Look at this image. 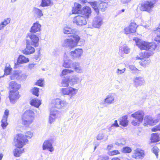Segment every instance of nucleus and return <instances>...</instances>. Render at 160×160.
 Masks as SVG:
<instances>
[{
	"label": "nucleus",
	"mask_w": 160,
	"mask_h": 160,
	"mask_svg": "<svg viewBox=\"0 0 160 160\" xmlns=\"http://www.w3.org/2000/svg\"><path fill=\"white\" fill-rule=\"evenodd\" d=\"M155 1H147L142 3L139 5V8L142 11H145L150 12L152 11V9L154 7Z\"/></svg>",
	"instance_id": "6"
},
{
	"label": "nucleus",
	"mask_w": 160,
	"mask_h": 160,
	"mask_svg": "<svg viewBox=\"0 0 160 160\" xmlns=\"http://www.w3.org/2000/svg\"><path fill=\"white\" fill-rule=\"evenodd\" d=\"M159 135L158 133H153L152 135L151 141L152 142H156L159 141Z\"/></svg>",
	"instance_id": "35"
},
{
	"label": "nucleus",
	"mask_w": 160,
	"mask_h": 160,
	"mask_svg": "<svg viewBox=\"0 0 160 160\" xmlns=\"http://www.w3.org/2000/svg\"><path fill=\"white\" fill-rule=\"evenodd\" d=\"M69 76H67L64 77V78L62 79L61 84L63 87H68L69 85Z\"/></svg>",
	"instance_id": "34"
},
{
	"label": "nucleus",
	"mask_w": 160,
	"mask_h": 160,
	"mask_svg": "<svg viewBox=\"0 0 160 160\" xmlns=\"http://www.w3.org/2000/svg\"><path fill=\"white\" fill-rule=\"evenodd\" d=\"M16 141V146L17 148L14 150L13 153L15 156L18 157L20 156V154L23 152L24 149H22V148L25 144V143L28 141V140L26 139L23 135L18 134L17 135Z\"/></svg>",
	"instance_id": "3"
},
{
	"label": "nucleus",
	"mask_w": 160,
	"mask_h": 160,
	"mask_svg": "<svg viewBox=\"0 0 160 160\" xmlns=\"http://www.w3.org/2000/svg\"><path fill=\"white\" fill-rule=\"evenodd\" d=\"M139 122L138 120H133L132 122V124L134 126H136L139 123V122Z\"/></svg>",
	"instance_id": "55"
},
{
	"label": "nucleus",
	"mask_w": 160,
	"mask_h": 160,
	"mask_svg": "<svg viewBox=\"0 0 160 160\" xmlns=\"http://www.w3.org/2000/svg\"><path fill=\"white\" fill-rule=\"evenodd\" d=\"M115 94H111L108 95L103 101L104 104H111L114 102L115 99Z\"/></svg>",
	"instance_id": "22"
},
{
	"label": "nucleus",
	"mask_w": 160,
	"mask_h": 160,
	"mask_svg": "<svg viewBox=\"0 0 160 160\" xmlns=\"http://www.w3.org/2000/svg\"><path fill=\"white\" fill-rule=\"evenodd\" d=\"M39 38L36 36L32 35L31 33H28L26 37L27 47L26 48L22 51L23 53L26 54H30L33 53L35 51V48L31 45L35 47L38 45Z\"/></svg>",
	"instance_id": "1"
},
{
	"label": "nucleus",
	"mask_w": 160,
	"mask_h": 160,
	"mask_svg": "<svg viewBox=\"0 0 160 160\" xmlns=\"http://www.w3.org/2000/svg\"><path fill=\"white\" fill-rule=\"evenodd\" d=\"M137 27L138 26L135 23L133 22L131 23L128 27L124 28L125 33L128 34L135 32Z\"/></svg>",
	"instance_id": "10"
},
{
	"label": "nucleus",
	"mask_w": 160,
	"mask_h": 160,
	"mask_svg": "<svg viewBox=\"0 0 160 160\" xmlns=\"http://www.w3.org/2000/svg\"><path fill=\"white\" fill-rule=\"evenodd\" d=\"M133 40L135 41L136 45L141 50H145L152 51L157 47V45L154 43H149L142 41L138 38H135L133 39Z\"/></svg>",
	"instance_id": "4"
},
{
	"label": "nucleus",
	"mask_w": 160,
	"mask_h": 160,
	"mask_svg": "<svg viewBox=\"0 0 160 160\" xmlns=\"http://www.w3.org/2000/svg\"><path fill=\"white\" fill-rule=\"evenodd\" d=\"M122 151L125 153H129L131 152L132 149L128 147H124L122 148Z\"/></svg>",
	"instance_id": "39"
},
{
	"label": "nucleus",
	"mask_w": 160,
	"mask_h": 160,
	"mask_svg": "<svg viewBox=\"0 0 160 160\" xmlns=\"http://www.w3.org/2000/svg\"><path fill=\"white\" fill-rule=\"evenodd\" d=\"M144 120L145 123L150 125H153L159 121L158 119L154 120L150 116L145 117Z\"/></svg>",
	"instance_id": "24"
},
{
	"label": "nucleus",
	"mask_w": 160,
	"mask_h": 160,
	"mask_svg": "<svg viewBox=\"0 0 160 160\" xmlns=\"http://www.w3.org/2000/svg\"><path fill=\"white\" fill-rule=\"evenodd\" d=\"M77 30L75 29H72L68 27H65L63 29V32L66 34H72V35H75Z\"/></svg>",
	"instance_id": "29"
},
{
	"label": "nucleus",
	"mask_w": 160,
	"mask_h": 160,
	"mask_svg": "<svg viewBox=\"0 0 160 160\" xmlns=\"http://www.w3.org/2000/svg\"><path fill=\"white\" fill-rule=\"evenodd\" d=\"M127 116H123L118 119L120 124L124 127H126L128 125V121Z\"/></svg>",
	"instance_id": "30"
},
{
	"label": "nucleus",
	"mask_w": 160,
	"mask_h": 160,
	"mask_svg": "<svg viewBox=\"0 0 160 160\" xmlns=\"http://www.w3.org/2000/svg\"><path fill=\"white\" fill-rule=\"evenodd\" d=\"M43 80L40 79L36 82V85L40 86H42L43 85Z\"/></svg>",
	"instance_id": "54"
},
{
	"label": "nucleus",
	"mask_w": 160,
	"mask_h": 160,
	"mask_svg": "<svg viewBox=\"0 0 160 160\" xmlns=\"http://www.w3.org/2000/svg\"><path fill=\"white\" fill-rule=\"evenodd\" d=\"M144 156V152L142 150L137 149L133 151L132 155L133 158L136 159H140Z\"/></svg>",
	"instance_id": "16"
},
{
	"label": "nucleus",
	"mask_w": 160,
	"mask_h": 160,
	"mask_svg": "<svg viewBox=\"0 0 160 160\" xmlns=\"http://www.w3.org/2000/svg\"><path fill=\"white\" fill-rule=\"evenodd\" d=\"M152 130L153 132H156L157 131H160V123L159 125L156 126L153 128L152 129Z\"/></svg>",
	"instance_id": "52"
},
{
	"label": "nucleus",
	"mask_w": 160,
	"mask_h": 160,
	"mask_svg": "<svg viewBox=\"0 0 160 160\" xmlns=\"http://www.w3.org/2000/svg\"><path fill=\"white\" fill-rule=\"evenodd\" d=\"M122 48L123 50L125 53L128 54L130 52V49L128 47L124 46Z\"/></svg>",
	"instance_id": "50"
},
{
	"label": "nucleus",
	"mask_w": 160,
	"mask_h": 160,
	"mask_svg": "<svg viewBox=\"0 0 160 160\" xmlns=\"http://www.w3.org/2000/svg\"><path fill=\"white\" fill-rule=\"evenodd\" d=\"M83 52V50L82 49L78 48L71 51L70 53L71 56L73 59H76L80 58Z\"/></svg>",
	"instance_id": "11"
},
{
	"label": "nucleus",
	"mask_w": 160,
	"mask_h": 160,
	"mask_svg": "<svg viewBox=\"0 0 160 160\" xmlns=\"http://www.w3.org/2000/svg\"><path fill=\"white\" fill-rule=\"evenodd\" d=\"M4 27L5 26H4L3 24L1 22L0 24V30L3 29Z\"/></svg>",
	"instance_id": "64"
},
{
	"label": "nucleus",
	"mask_w": 160,
	"mask_h": 160,
	"mask_svg": "<svg viewBox=\"0 0 160 160\" xmlns=\"http://www.w3.org/2000/svg\"><path fill=\"white\" fill-rule=\"evenodd\" d=\"M135 87L143 85L145 83V81L143 77L139 76L136 77L133 80Z\"/></svg>",
	"instance_id": "21"
},
{
	"label": "nucleus",
	"mask_w": 160,
	"mask_h": 160,
	"mask_svg": "<svg viewBox=\"0 0 160 160\" xmlns=\"http://www.w3.org/2000/svg\"><path fill=\"white\" fill-rule=\"evenodd\" d=\"M74 62L70 59L69 58H65L62 64V66L66 68H72Z\"/></svg>",
	"instance_id": "25"
},
{
	"label": "nucleus",
	"mask_w": 160,
	"mask_h": 160,
	"mask_svg": "<svg viewBox=\"0 0 160 160\" xmlns=\"http://www.w3.org/2000/svg\"><path fill=\"white\" fill-rule=\"evenodd\" d=\"M126 70V68H124L123 69H119L118 68L117 71L116 72V73L118 75H119L123 73Z\"/></svg>",
	"instance_id": "53"
},
{
	"label": "nucleus",
	"mask_w": 160,
	"mask_h": 160,
	"mask_svg": "<svg viewBox=\"0 0 160 160\" xmlns=\"http://www.w3.org/2000/svg\"><path fill=\"white\" fill-rule=\"evenodd\" d=\"M156 31L157 32V37L158 38H160V39H158V38H156V41L160 42V24Z\"/></svg>",
	"instance_id": "40"
},
{
	"label": "nucleus",
	"mask_w": 160,
	"mask_h": 160,
	"mask_svg": "<svg viewBox=\"0 0 160 160\" xmlns=\"http://www.w3.org/2000/svg\"><path fill=\"white\" fill-rule=\"evenodd\" d=\"M19 97L18 91H10L9 98L12 103H14L15 101L19 98Z\"/></svg>",
	"instance_id": "14"
},
{
	"label": "nucleus",
	"mask_w": 160,
	"mask_h": 160,
	"mask_svg": "<svg viewBox=\"0 0 160 160\" xmlns=\"http://www.w3.org/2000/svg\"><path fill=\"white\" fill-rule=\"evenodd\" d=\"M34 16L36 18H40L43 15L42 11L36 7H34L33 10Z\"/></svg>",
	"instance_id": "26"
},
{
	"label": "nucleus",
	"mask_w": 160,
	"mask_h": 160,
	"mask_svg": "<svg viewBox=\"0 0 160 160\" xmlns=\"http://www.w3.org/2000/svg\"><path fill=\"white\" fill-rule=\"evenodd\" d=\"M34 113L31 110H26L22 115V123L26 126L31 124L34 119Z\"/></svg>",
	"instance_id": "5"
},
{
	"label": "nucleus",
	"mask_w": 160,
	"mask_h": 160,
	"mask_svg": "<svg viewBox=\"0 0 160 160\" xmlns=\"http://www.w3.org/2000/svg\"><path fill=\"white\" fill-rule=\"evenodd\" d=\"M108 157L106 155H102L99 156L98 160H108Z\"/></svg>",
	"instance_id": "48"
},
{
	"label": "nucleus",
	"mask_w": 160,
	"mask_h": 160,
	"mask_svg": "<svg viewBox=\"0 0 160 160\" xmlns=\"http://www.w3.org/2000/svg\"><path fill=\"white\" fill-rule=\"evenodd\" d=\"M113 147V145L112 144H110L108 146H107V149L108 150H110Z\"/></svg>",
	"instance_id": "63"
},
{
	"label": "nucleus",
	"mask_w": 160,
	"mask_h": 160,
	"mask_svg": "<svg viewBox=\"0 0 160 160\" xmlns=\"http://www.w3.org/2000/svg\"><path fill=\"white\" fill-rule=\"evenodd\" d=\"M52 103L55 108L58 109H64L68 104V103L66 101L59 98L52 100Z\"/></svg>",
	"instance_id": "7"
},
{
	"label": "nucleus",
	"mask_w": 160,
	"mask_h": 160,
	"mask_svg": "<svg viewBox=\"0 0 160 160\" xmlns=\"http://www.w3.org/2000/svg\"><path fill=\"white\" fill-rule=\"evenodd\" d=\"M12 69V68H10L6 67L4 70V74L6 75L9 74Z\"/></svg>",
	"instance_id": "46"
},
{
	"label": "nucleus",
	"mask_w": 160,
	"mask_h": 160,
	"mask_svg": "<svg viewBox=\"0 0 160 160\" xmlns=\"http://www.w3.org/2000/svg\"><path fill=\"white\" fill-rule=\"evenodd\" d=\"M112 126L115 127H118L119 126L117 120H116L115 121L114 123H113L112 125Z\"/></svg>",
	"instance_id": "58"
},
{
	"label": "nucleus",
	"mask_w": 160,
	"mask_h": 160,
	"mask_svg": "<svg viewBox=\"0 0 160 160\" xmlns=\"http://www.w3.org/2000/svg\"><path fill=\"white\" fill-rule=\"evenodd\" d=\"M32 93L34 95L38 97L39 95V88L37 87H34L31 90Z\"/></svg>",
	"instance_id": "37"
},
{
	"label": "nucleus",
	"mask_w": 160,
	"mask_h": 160,
	"mask_svg": "<svg viewBox=\"0 0 160 160\" xmlns=\"http://www.w3.org/2000/svg\"><path fill=\"white\" fill-rule=\"evenodd\" d=\"M20 80H23L24 79H26V76L24 74L20 72Z\"/></svg>",
	"instance_id": "56"
},
{
	"label": "nucleus",
	"mask_w": 160,
	"mask_h": 160,
	"mask_svg": "<svg viewBox=\"0 0 160 160\" xmlns=\"http://www.w3.org/2000/svg\"><path fill=\"white\" fill-rule=\"evenodd\" d=\"M15 72H14L10 76V78L11 79H16V77H15Z\"/></svg>",
	"instance_id": "61"
},
{
	"label": "nucleus",
	"mask_w": 160,
	"mask_h": 160,
	"mask_svg": "<svg viewBox=\"0 0 160 160\" xmlns=\"http://www.w3.org/2000/svg\"><path fill=\"white\" fill-rule=\"evenodd\" d=\"M35 65V64L33 63L30 64L29 65L28 67L29 69H32L34 67Z\"/></svg>",
	"instance_id": "62"
},
{
	"label": "nucleus",
	"mask_w": 160,
	"mask_h": 160,
	"mask_svg": "<svg viewBox=\"0 0 160 160\" xmlns=\"http://www.w3.org/2000/svg\"><path fill=\"white\" fill-rule=\"evenodd\" d=\"M41 101L38 99H32L30 102V104L32 106L38 108L41 104Z\"/></svg>",
	"instance_id": "33"
},
{
	"label": "nucleus",
	"mask_w": 160,
	"mask_h": 160,
	"mask_svg": "<svg viewBox=\"0 0 160 160\" xmlns=\"http://www.w3.org/2000/svg\"><path fill=\"white\" fill-rule=\"evenodd\" d=\"M41 27V25L38 23V22H37L33 24L31 28L30 32L28 33H31L32 35L38 37L34 33L39 31L40 30Z\"/></svg>",
	"instance_id": "15"
},
{
	"label": "nucleus",
	"mask_w": 160,
	"mask_h": 160,
	"mask_svg": "<svg viewBox=\"0 0 160 160\" xmlns=\"http://www.w3.org/2000/svg\"><path fill=\"white\" fill-rule=\"evenodd\" d=\"M15 73V77L16 79L17 80H20V71L19 70H16L14 71Z\"/></svg>",
	"instance_id": "47"
},
{
	"label": "nucleus",
	"mask_w": 160,
	"mask_h": 160,
	"mask_svg": "<svg viewBox=\"0 0 160 160\" xmlns=\"http://www.w3.org/2000/svg\"><path fill=\"white\" fill-rule=\"evenodd\" d=\"M56 117L55 116H53L50 115L49 118V122L50 124H52L53 122L56 118Z\"/></svg>",
	"instance_id": "45"
},
{
	"label": "nucleus",
	"mask_w": 160,
	"mask_h": 160,
	"mask_svg": "<svg viewBox=\"0 0 160 160\" xmlns=\"http://www.w3.org/2000/svg\"><path fill=\"white\" fill-rule=\"evenodd\" d=\"M53 2L50 0H42L40 6L42 7L52 5Z\"/></svg>",
	"instance_id": "32"
},
{
	"label": "nucleus",
	"mask_w": 160,
	"mask_h": 160,
	"mask_svg": "<svg viewBox=\"0 0 160 160\" xmlns=\"http://www.w3.org/2000/svg\"><path fill=\"white\" fill-rule=\"evenodd\" d=\"M129 67L132 73H139V70L133 65H130L129 66Z\"/></svg>",
	"instance_id": "38"
},
{
	"label": "nucleus",
	"mask_w": 160,
	"mask_h": 160,
	"mask_svg": "<svg viewBox=\"0 0 160 160\" xmlns=\"http://www.w3.org/2000/svg\"><path fill=\"white\" fill-rule=\"evenodd\" d=\"M77 89L71 87L62 88L61 89L63 95H68L71 98L77 93Z\"/></svg>",
	"instance_id": "8"
},
{
	"label": "nucleus",
	"mask_w": 160,
	"mask_h": 160,
	"mask_svg": "<svg viewBox=\"0 0 160 160\" xmlns=\"http://www.w3.org/2000/svg\"><path fill=\"white\" fill-rule=\"evenodd\" d=\"M58 112L57 110L51 109L50 112V115L53 116H55L57 117L58 116Z\"/></svg>",
	"instance_id": "42"
},
{
	"label": "nucleus",
	"mask_w": 160,
	"mask_h": 160,
	"mask_svg": "<svg viewBox=\"0 0 160 160\" xmlns=\"http://www.w3.org/2000/svg\"><path fill=\"white\" fill-rule=\"evenodd\" d=\"M81 5L77 3H75L74 7L72 9V12L74 14H79L81 13L82 10L81 8Z\"/></svg>",
	"instance_id": "27"
},
{
	"label": "nucleus",
	"mask_w": 160,
	"mask_h": 160,
	"mask_svg": "<svg viewBox=\"0 0 160 160\" xmlns=\"http://www.w3.org/2000/svg\"><path fill=\"white\" fill-rule=\"evenodd\" d=\"M92 11L91 8L88 6L84 7L82 10L81 13L85 16V18L88 19L91 15Z\"/></svg>",
	"instance_id": "23"
},
{
	"label": "nucleus",
	"mask_w": 160,
	"mask_h": 160,
	"mask_svg": "<svg viewBox=\"0 0 160 160\" xmlns=\"http://www.w3.org/2000/svg\"><path fill=\"white\" fill-rule=\"evenodd\" d=\"M144 113L142 110H139L131 115V116L139 122H142L143 120Z\"/></svg>",
	"instance_id": "13"
},
{
	"label": "nucleus",
	"mask_w": 160,
	"mask_h": 160,
	"mask_svg": "<svg viewBox=\"0 0 160 160\" xmlns=\"http://www.w3.org/2000/svg\"><path fill=\"white\" fill-rule=\"evenodd\" d=\"M69 84L72 86L78 84L80 82L81 80L80 79L78 75L74 74L70 76H69Z\"/></svg>",
	"instance_id": "12"
},
{
	"label": "nucleus",
	"mask_w": 160,
	"mask_h": 160,
	"mask_svg": "<svg viewBox=\"0 0 160 160\" xmlns=\"http://www.w3.org/2000/svg\"><path fill=\"white\" fill-rule=\"evenodd\" d=\"M42 148L43 150L48 149L51 152L54 150L52 144L49 140H46L42 144Z\"/></svg>",
	"instance_id": "17"
},
{
	"label": "nucleus",
	"mask_w": 160,
	"mask_h": 160,
	"mask_svg": "<svg viewBox=\"0 0 160 160\" xmlns=\"http://www.w3.org/2000/svg\"><path fill=\"white\" fill-rule=\"evenodd\" d=\"M88 3L92 6V8H93L96 13L98 14L99 13V11L97 5V2H89Z\"/></svg>",
	"instance_id": "36"
},
{
	"label": "nucleus",
	"mask_w": 160,
	"mask_h": 160,
	"mask_svg": "<svg viewBox=\"0 0 160 160\" xmlns=\"http://www.w3.org/2000/svg\"><path fill=\"white\" fill-rule=\"evenodd\" d=\"M67 70V69H63L61 72V73L60 74V76H63L66 75L67 74V71L66 70Z\"/></svg>",
	"instance_id": "57"
},
{
	"label": "nucleus",
	"mask_w": 160,
	"mask_h": 160,
	"mask_svg": "<svg viewBox=\"0 0 160 160\" xmlns=\"http://www.w3.org/2000/svg\"><path fill=\"white\" fill-rule=\"evenodd\" d=\"M72 68L77 73H82L83 72V68L80 66V63L79 62H74Z\"/></svg>",
	"instance_id": "19"
},
{
	"label": "nucleus",
	"mask_w": 160,
	"mask_h": 160,
	"mask_svg": "<svg viewBox=\"0 0 160 160\" xmlns=\"http://www.w3.org/2000/svg\"><path fill=\"white\" fill-rule=\"evenodd\" d=\"M66 70L67 71V74L72 73H74V70H72V69H67V70Z\"/></svg>",
	"instance_id": "60"
},
{
	"label": "nucleus",
	"mask_w": 160,
	"mask_h": 160,
	"mask_svg": "<svg viewBox=\"0 0 160 160\" xmlns=\"http://www.w3.org/2000/svg\"><path fill=\"white\" fill-rule=\"evenodd\" d=\"M86 19L83 16L78 15L73 18V22L78 26L84 25L87 24Z\"/></svg>",
	"instance_id": "9"
},
{
	"label": "nucleus",
	"mask_w": 160,
	"mask_h": 160,
	"mask_svg": "<svg viewBox=\"0 0 160 160\" xmlns=\"http://www.w3.org/2000/svg\"><path fill=\"white\" fill-rule=\"evenodd\" d=\"M119 153V152L118 150H115L108 152V154L111 156L114 155Z\"/></svg>",
	"instance_id": "49"
},
{
	"label": "nucleus",
	"mask_w": 160,
	"mask_h": 160,
	"mask_svg": "<svg viewBox=\"0 0 160 160\" xmlns=\"http://www.w3.org/2000/svg\"><path fill=\"white\" fill-rule=\"evenodd\" d=\"M29 61L28 58L22 55H20L18 58L17 62L18 64H22L28 62Z\"/></svg>",
	"instance_id": "31"
},
{
	"label": "nucleus",
	"mask_w": 160,
	"mask_h": 160,
	"mask_svg": "<svg viewBox=\"0 0 160 160\" xmlns=\"http://www.w3.org/2000/svg\"><path fill=\"white\" fill-rule=\"evenodd\" d=\"M10 18H7L5 19L4 21L2 22V23L3 24L4 26L5 27L10 22Z\"/></svg>",
	"instance_id": "51"
},
{
	"label": "nucleus",
	"mask_w": 160,
	"mask_h": 160,
	"mask_svg": "<svg viewBox=\"0 0 160 160\" xmlns=\"http://www.w3.org/2000/svg\"><path fill=\"white\" fill-rule=\"evenodd\" d=\"M132 0H121V2L124 4H126L131 1Z\"/></svg>",
	"instance_id": "59"
},
{
	"label": "nucleus",
	"mask_w": 160,
	"mask_h": 160,
	"mask_svg": "<svg viewBox=\"0 0 160 160\" xmlns=\"http://www.w3.org/2000/svg\"><path fill=\"white\" fill-rule=\"evenodd\" d=\"M153 152L155 154L157 158H158V152L159 151V149L157 147L154 146L153 147L152 149Z\"/></svg>",
	"instance_id": "41"
},
{
	"label": "nucleus",
	"mask_w": 160,
	"mask_h": 160,
	"mask_svg": "<svg viewBox=\"0 0 160 160\" xmlns=\"http://www.w3.org/2000/svg\"><path fill=\"white\" fill-rule=\"evenodd\" d=\"M71 38L65 39L62 43L63 47L72 49L78 45L82 46L84 45V41H80V38L78 35H72Z\"/></svg>",
	"instance_id": "2"
},
{
	"label": "nucleus",
	"mask_w": 160,
	"mask_h": 160,
	"mask_svg": "<svg viewBox=\"0 0 160 160\" xmlns=\"http://www.w3.org/2000/svg\"><path fill=\"white\" fill-rule=\"evenodd\" d=\"M33 134L31 131L27 132L25 133V137L28 139H30L33 136Z\"/></svg>",
	"instance_id": "43"
},
{
	"label": "nucleus",
	"mask_w": 160,
	"mask_h": 160,
	"mask_svg": "<svg viewBox=\"0 0 160 160\" xmlns=\"http://www.w3.org/2000/svg\"><path fill=\"white\" fill-rule=\"evenodd\" d=\"M102 23V18L99 16H96L93 19L92 25L95 28H99Z\"/></svg>",
	"instance_id": "20"
},
{
	"label": "nucleus",
	"mask_w": 160,
	"mask_h": 160,
	"mask_svg": "<svg viewBox=\"0 0 160 160\" xmlns=\"http://www.w3.org/2000/svg\"><path fill=\"white\" fill-rule=\"evenodd\" d=\"M10 88L12 90L11 91H18L20 88V85L17 84L14 81L10 82L9 83Z\"/></svg>",
	"instance_id": "28"
},
{
	"label": "nucleus",
	"mask_w": 160,
	"mask_h": 160,
	"mask_svg": "<svg viewBox=\"0 0 160 160\" xmlns=\"http://www.w3.org/2000/svg\"><path fill=\"white\" fill-rule=\"evenodd\" d=\"M104 136V134L102 133H99L97 136V139L98 140H101L102 139Z\"/></svg>",
	"instance_id": "44"
},
{
	"label": "nucleus",
	"mask_w": 160,
	"mask_h": 160,
	"mask_svg": "<svg viewBox=\"0 0 160 160\" xmlns=\"http://www.w3.org/2000/svg\"><path fill=\"white\" fill-rule=\"evenodd\" d=\"M8 114V110H6L4 112V115L3 117L2 118L1 121V126L3 129L5 128L8 124L7 121Z\"/></svg>",
	"instance_id": "18"
}]
</instances>
